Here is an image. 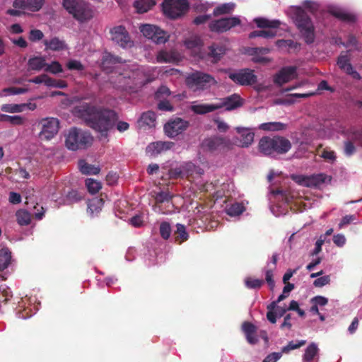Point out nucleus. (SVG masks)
<instances>
[{
  "instance_id": "nucleus-61",
  "label": "nucleus",
  "mask_w": 362,
  "mask_h": 362,
  "mask_svg": "<svg viewBox=\"0 0 362 362\" xmlns=\"http://www.w3.org/2000/svg\"><path fill=\"white\" fill-rule=\"evenodd\" d=\"M158 109L161 111H173V106L170 103L167 99L158 100Z\"/></svg>"
},
{
  "instance_id": "nucleus-16",
  "label": "nucleus",
  "mask_w": 362,
  "mask_h": 362,
  "mask_svg": "<svg viewBox=\"0 0 362 362\" xmlns=\"http://www.w3.org/2000/svg\"><path fill=\"white\" fill-rule=\"evenodd\" d=\"M296 72L295 66L283 67L274 76L273 81L276 85L281 86L291 81L294 78Z\"/></svg>"
},
{
  "instance_id": "nucleus-14",
  "label": "nucleus",
  "mask_w": 362,
  "mask_h": 362,
  "mask_svg": "<svg viewBox=\"0 0 362 362\" xmlns=\"http://www.w3.org/2000/svg\"><path fill=\"white\" fill-rule=\"evenodd\" d=\"M112 40L119 45L121 47H131L133 46V41L130 40L128 32L123 26L114 28L111 31Z\"/></svg>"
},
{
  "instance_id": "nucleus-57",
  "label": "nucleus",
  "mask_w": 362,
  "mask_h": 362,
  "mask_svg": "<svg viewBox=\"0 0 362 362\" xmlns=\"http://www.w3.org/2000/svg\"><path fill=\"white\" fill-rule=\"evenodd\" d=\"M45 0H27V7L32 11H40L44 5Z\"/></svg>"
},
{
  "instance_id": "nucleus-18",
  "label": "nucleus",
  "mask_w": 362,
  "mask_h": 362,
  "mask_svg": "<svg viewBox=\"0 0 362 362\" xmlns=\"http://www.w3.org/2000/svg\"><path fill=\"white\" fill-rule=\"evenodd\" d=\"M135 75L134 72L127 71L125 73L119 74L115 81H112V83L116 84V86L122 89H127L131 88L132 84L135 83L132 81V78Z\"/></svg>"
},
{
  "instance_id": "nucleus-7",
  "label": "nucleus",
  "mask_w": 362,
  "mask_h": 362,
  "mask_svg": "<svg viewBox=\"0 0 362 362\" xmlns=\"http://www.w3.org/2000/svg\"><path fill=\"white\" fill-rule=\"evenodd\" d=\"M164 14L172 19L183 16L189 9L187 0H164L162 4Z\"/></svg>"
},
{
  "instance_id": "nucleus-64",
  "label": "nucleus",
  "mask_w": 362,
  "mask_h": 362,
  "mask_svg": "<svg viewBox=\"0 0 362 362\" xmlns=\"http://www.w3.org/2000/svg\"><path fill=\"white\" fill-rule=\"evenodd\" d=\"M282 356V352H273L268 354L262 362H276Z\"/></svg>"
},
{
  "instance_id": "nucleus-56",
  "label": "nucleus",
  "mask_w": 362,
  "mask_h": 362,
  "mask_svg": "<svg viewBox=\"0 0 362 362\" xmlns=\"http://www.w3.org/2000/svg\"><path fill=\"white\" fill-rule=\"evenodd\" d=\"M28 91L27 88L20 87H8L2 90L6 95L23 94Z\"/></svg>"
},
{
  "instance_id": "nucleus-4",
  "label": "nucleus",
  "mask_w": 362,
  "mask_h": 362,
  "mask_svg": "<svg viewBox=\"0 0 362 362\" xmlns=\"http://www.w3.org/2000/svg\"><path fill=\"white\" fill-rule=\"evenodd\" d=\"M93 140V136L89 132L73 127L69 131L65 144L69 150L76 151L90 146Z\"/></svg>"
},
{
  "instance_id": "nucleus-63",
  "label": "nucleus",
  "mask_w": 362,
  "mask_h": 362,
  "mask_svg": "<svg viewBox=\"0 0 362 362\" xmlns=\"http://www.w3.org/2000/svg\"><path fill=\"white\" fill-rule=\"evenodd\" d=\"M188 48L199 47L202 45V41L199 37H194L189 39L185 42Z\"/></svg>"
},
{
  "instance_id": "nucleus-12",
  "label": "nucleus",
  "mask_w": 362,
  "mask_h": 362,
  "mask_svg": "<svg viewBox=\"0 0 362 362\" xmlns=\"http://www.w3.org/2000/svg\"><path fill=\"white\" fill-rule=\"evenodd\" d=\"M327 178V176L323 173L312 175L310 176H292L293 180H294L298 185L306 187H318L320 185L325 182Z\"/></svg>"
},
{
  "instance_id": "nucleus-40",
  "label": "nucleus",
  "mask_w": 362,
  "mask_h": 362,
  "mask_svg": "<svg viewBox=\"0 0 362 362\" xmlns=\"http://www.w3.org/2000/svg\"><path fill=\"white\" fill-rule=\"evenodd\" d=\"M226 211L230 216H237L245 211V206L241 203L235 202L227 207Z\"/></svg>"
},
{
  "instance_id": "nucleus-1",
  "label": "nucleus",
  "mask_w": 362,
  "mask_h": 362,
  "mask_svg": "<svg viewBox=\"0 0 362 362\" xmlns=\"http://www.w3.org/2000/svg\"><path fill=\"white\" fill-rule=\"evenodd\" d=\"M74 114L84 120L87 126L107 137L117 120V113L110 109L98 107L88 103H83L74 109Z\"/></svg>"
},
{
  "instance_id": "nucleus-52",
  "label": "nucleus",
  "mask_w": 362,
  "mask_h": 362,
  "mask_svg": "<svg viewBox=\"0 0 362 362\" xmlns=\"http://www.w3.org/2000/svg\"><path fill=\"white\" fill-rule=\"evenodd\" d=\"M169 35L166 32L158 28V32L155 34L153 40L156 44H163L168 40Z\"/></svg>"
},
{
  "instance_id": "nucleus-51",
  "label": "nucleus",
  "mask_w": 362,
  "mask_h": 362,
  "mask_svg": "<svg viewBox=\"0 0 362 362\" xmlns=\"http://www.w3.org/2000/svg\"><path fill=\"white\" fill-rule=\"evenodd\" d=\"M171 94L168 87L166 86H161L155 93V98L156 100L167 99Z\"/></svg>"
},
{
  "instance_id": "nucleus-59",
  "label": "nucleus",
  "mask_w": 362,
  "mask_h": 362,
  "mask_svg": "<svg viewBox=\"0 0 362 362\" xmlns=\"http://www.w3.org/2000/svg\"><path fill=\"white\" fill-rule=\"evenodd\" d=\"M66 67L69 70L83 71L84 66L80 61L71 59L66 63Z\"/></svg>"
},
{
  "instance_id": "nucleus-32",
  "label": "nucleus",
  "mask_w": 362,
  "mask_h": 362,
  "mask_svg": "<svg viewBox=\"0 0 362 362\" xmlns=\"http://www.w3.org/2000/svg\"><path fill=\"white\" fill-rule=\"evenodd\" d=\"M287 128V124L280 122H271L262 123L259 129L264 131H283Z\"/></svg>"
},
{
  "instance_id": "nucleus-43",
  "label": "nucleus",
  "mask_w": 362,
  "mask_h": 362,
  "mask_svg": "<svg viewBox=\"0 0 362 362\" xmlns=\"http://www.w3.org/2000/svg\"><path fill=\"white\" fill-rule=\"evenodd\" d=\"M25 106L26 104H4L1 106V110L10 113L21 112Z\"/></svg>"
},
{
  "instance_id": "nucleus-22",
  "label": "nucleus",
  "mask_w": 362,
  "mask_h": 362,
  "mask_svg": "<svg viewBox=\"0 0 362 362\" xmlns=\"http://www.w3.org/2000/svg\"><path fill=\"white\" fill-rule=\"evenodd\" d=\"M124 62L122 57L105 52L102 59L101 66L103 70L108 71L112 65L123 63Z\"/></svg>"
},
{
  "instance_id": "nucleus-37",
  "label": "nucleus",
  "mask_w": 362,
  "mask_h": 362,
  "mask_svg": "<svg viewBox=\"0 0 362 362\" xmlns=\"http://www.w3.org/2000/svg\"><path fill=\"white\" fill-rule=\"evenodd\" d=\"M319 349L315 343H311L308 345L305 351V354L303 356L304 362H311L316 356H317Z\"/></svg>"
},
{
  "instance_id": "nucleus-45",
  "label": "nucleus",
  "mask_w": 362,
  "mask_h": 362,
  "mask_svg": "<svg viewBox=\"0 0 362 362\" xmlns=\"http://www.w3.org/2000/svg\"><path fill=\"white\" fill-rule=\"evenodd\" d=\"M156 119V115L153 111H147L144 112L141 116V120L144 122V124L149 127L154 126Z\"/></svg>"
},
{
  "instance_id": "nucleus-42",
  "label": "nucleus",
  "mask_w": 362,
  "mask_h": 362,
  "mask_svg": "<svg viewBox=\"0 0 362 362\" xmlns=\"http://www.w3.org/2000/svg\"><path fill=\"white\" fill-rule=\"evenodd\" d=\"M17 222L21 226L30 224L31 218L30 214L25 210H19L16 214Z\"/></svg>"
},
{
  "instance_id": "nucleus-41",
  "label": "nucleus",
  "mask_w": 362,
  "mask_h": 362,
  "mask_svg": "<svg viewBox=\"0 0 362 362\" xmlns=\"http://www.w3.org/2000/svg\"><path fill=\"white\" fill-rule=\"evenodd\" d=\"M158 27L149 24L143 25L140 27V30L143 35L151 40H153L155 34L158 32Z\"/></svg>"
},
{
  "instance_id": "nucleus-47",
  "label": "nucleus",
  "mask_w": 362,
  "mask_h": 362,
  "mask_svg": "<svg viewBox=\"0 0 362 362\" xmlns=\"http://www.w3.org/2000/svg\"><path fill=\"white\" fill-rule=\"evenodd\" d=\"M263 284L264 281L262 279H253L252 277H247L245 279V285L247 288H260Z\"/></svg>"
},
{
  "instance_id": "nucleus-46",
  "label": "nucleus",
  "mask_w": 362,
  "mask_h": 362,
  "mask_svg": "<svg viewBox=\"0 0 362 362\" xmlns=\"http://www.w3.org/2000/svg\"><path fill=\"white\" fill-rule=\"evenodd\" d=\"M86 185L87 187L88 191L91 194H95L98 192L102 187L101 183L100 182L92 178L86 179Z\"/></svg>"
},
{
  "instance_id": "nucleus-21",
  "label": "nucleus",
  "mask_w": 362,
  "mask_h": 362,
  "mask_svg": "<svg viewBox=\"0 0 362 362\" xmlns=\"http://www.w3.org/2000/svg\"><path fill=\"white\" fill-rule=\"evenodd\" d=\"M208 57L213 62H217L225 54L226 48L223 45L214 43L208 48Z\"/></svg>"
},
{
  "instance_id": "nucleus-49",
  "label": "nucleus",
  "mask_w": 362,
  "mask_h": 362,
  "mask_svg": "<svg viewBox=\"0 0 362 362\" xmlns=\"http://www.w3.org/2000/svg\"><path fill=\"white\" fill-rule=\"evenodd\" d=\"M46 86L47 87L64 88L67 87L68 84L66 81L64 80H57L48 76V78L46 80Z\"/></svg>"
},
{
  "instance_id": "nucleus-13",
  "label": "nucleus",
  "mask_w": 362,
  "mask_h": 362,
  "mask_svg": "<svg viewBox=\"0 0 362 362\" xmlns=\"http://www.w3.org/2000/svg\"><path fill=\"white\" fill-rule=\"evenodd\" d=\"M188 126L189 122L180 117H176L175 119H170L164 125V131L168 137L175 138L186 130Z\"/></svg>"
},
{
  "instance_id": "nucleus-33",
  "label": "nucleus",
  "mask_w": 362,
  "mask_h": 362,
  "mask_svg": "<svg viewBox=\"0 0 362 362\" xmlns=\"http://www.w3.org/2000/svg\"><path fill=\"white\" fill-rule=\"evenodd\" d=\"M155 4L156 2L153 0H136L134 3V6L136 8L137 12L140 13L147 12Z\"/></svg>"
},
{
  "instance_id": "nucleus-3",
  "label": "nucleus",
  "mask_w": 362,
  "mask_h": 362,
  "mask_svg": "<svg viewBox=\"0 0 362 362\" xmlns=\"http://www.w3.org/2000/svg\"><path fill=\"white\" fill-rule=\"evenodd\" d=\"M294 21L305 42L312 44L315 40V28L307 12L298 8L294 13Z\"/></svg>"
},
{
  "instance_id": "nucleus-58",
  "label": "nucleus",
  "mask_w": 362,
  "mask_h": 362,
  "mask_svg": "<svg viewBox=\"0 0 362 362\" xmlns=\"http://www.w3.org/2000/svg\"><path fill=\"white\" fill-rule=\"evenodd\" d=\"M168 175L170 179L183 178L185 176L181 165L177 168L170 169Z\"/></svg>"
},
{
  "instance_id": "nucleus-50",
  "label": "nucleus",
  "mask_w": 362,
  "mask_h": 362,
  "mask_svg": "<svg viewBox=\"0 0 362 362\" xmlns=\"http://www.w3.org/2000/svg\"><path fill=\"white\" fill-rule=\"evenodd\" d=\"M160 235L164 240H168L171 234V227L168 222L163 221L160 224Z\"/></svg>"
},
{
  "instance_id": "nucleus-35",
  "label": "nucleus",
  "mask_w": 362,
  "mask_h": 362,
  "mask_svg": "<svg viewBox=\"0 0 362 362\" xmlns=\"http://www.w3.org/2000/svg\"><path fill=\"white\" fill-rule=\"evenodd\" d=\"M254 21L257 27L261 28H277L281 24L279 20L269 21L264 18H257Z\"/></svg>"
},
{
  "instance_id": "nucleus-20",
  "label": "nucleus",
  "mask_w": 362,
  "mask_h": 362,
  "mask_svg": "<svg viewBox=\"0 0 362 362\" xmlns=\"http://www.w3.org/2000/svg\"><path fill=\"white\" fill-rule=\"evenodd\" d=\"M236 132L240 134V146L243 148L250 146L254 141L255 133L247 128L236 127Z\"/></svg>"
},
{
  "instance_id": "nucleus-15",
  "label": "nucleus",
  "mask_w": 362,
  "mask_h": 362,
  "mask_svg": "<svg viewBox=\"0 0 362 362\" xmlns=\"http://www.w3.org/2000/svg\"><path fill=\"white\" fill-rule=\"evenodd\" d=\"M243 105V100L240 95L233 93L229 96L219 98L217 106L218 109L224 107L227 111H231L241 107Z\"/></svg>"
},
{
  "instance_id": "nucleus-23",
  "label": "nucleus",
  "mask_w": 362,
  "mask_h": 362,
  "mask_svg": "<svg viewBox=\"0 0 362 362\" xmlns=\"http://www.w3.org/2000/svg\"><path fill=\"white\" fill-rule=\"evenodd\" d=\"M43 44L46 47V49L52 51H62L66 48L65 42L57 37H52L50 40H45Z\"/></svg>"
},
{
  "instance_id": "nucleus-26",
  "label": "nucleus",
  "mask_w": 362,
  "mask_h": 362,
  "mask_svg": "<svg viewBox=\"0 0 362 362\" xmlns=\"http://www.w3.org/2000/svg\"><path fill=\"white\" fill-rule=\"evenodd\" d=\"M12 260L11 251L4 247L0 250V271H4L11 264Z\"/></svg>"
},
{
  "instance_id": "nucleus-30",
  "label": "nucleus",
  "mask_w": 362,
  "mask_h": 362,
  "mask_svg": "<svg viewBox=\"0 0 362 362\" xmlns=\"http://www.w3.org/2000/svg\"><path fill=\"white\" fill-rule=\"evenodd\" d=\"M175 145L173 141H156L152 143L148 146V148H153L155 153L158 154L172 148Z\"/></svg>"
},
{
  "instance_id": "nucleus-9",
  "label": "nucleus",
  "mask_w": 362,
  "mask_h": 362,
  "mask_svg": "<svg viewBox=\"0 0 362 362\" xmlns=\"http://www.w3.org/2000/svg\"><path fill=\"white\" fill-rule=\"evenodd\" d=\"M240 23L241 21L238 17L222 18L211 21L209 28L211 32L221 33L240 25Z\"/></svg>"
},
{
  "instance_id": "nucleus-28",
  "label": "nucleus",
  "mask_w": 362,
  "mask_h": 362,
  "mask_svg": "<svg viewBox=\"0 0 362 362\" xmlns=\"http://www.w3.org/2000/svg\"><path fill=\"white\" fill-rule=\"evenodd\" d=\"M47 63L42 57H33L28 59V66L30 70L40 71L45 69Z\"/></svg>"
},
{
  "instance_id": "nucleus-29",
  "label": "nucleus",
  "mask_w": 362,
  "mask_h": 362,
  "mask_svg": "<svg viewBox=\"0 0 362 362\" xmlns=\"http://www.w3.org/2000/svg\"><path fill=\"white\" fill-rule=\"evenodd\" d=\"M184 176L186 177H192L194 173L201 175L203 170L199 166L195 165L192 162H186L181 165Z\"/></svg>"
},
{
  "instance_id": "nucleus-60",
  "label": "nucleus",
  "mask_w": 362,
  "mask_h": 362,
  "mask_svg": "<svg viewBox=\"0 0 362 362\" xmlns=\"http://www.w3.org/2000/svg\"><path fill=\"white\" fill-rule=\"evenodd\" d=\"M44 37L43 33L38 29H33L30 31L29 40L32 42H36L42 40Z\"/></svg>"
},
{
  "instance_id": "nucleus-24",
  "label": "nucleus",
  "mask_w": 362,
  "mask_h": 362,
  "mask_svg": "<svg viewBox=\"0 0 362 362\" xmlns=\"http://www.w3.org/2000/svg\"><path fill=\"white\" fill-rule=\"evenodd\" d=\"M330 13L335 18L349 23H354L356 21V16L351 13L346 12L341 9H332Z\"/></svg>"
},
{
  "instance_id": "nucleus-44",
  "label": "nucleus",
  "mask_w": 362,
  "mask_h": 362,
  "mask_svg": "<svg viewBox=\"0 0 362 362\" xmlns=\"http://www.w3.org/2000/svg\"><path fill=\"white\" fill-rule=\"evenodd\" d=\"M234 8L233 4H223L214 8L213 14L214 16L220 15L228 14L233 11Z\"/></svg>"
},
{
  "instance_id": "nucleus-54",
  "label": "nucleus",
  "mask_w": 362,
  "mask_h": 362,
  "mask_svg": "<svg viewBox=\"0 0 362 362\" xmlns=\"http://www.w3.org/2000/svg\"><path fill=\"white\" fill-rule=\"evenodd\" d=\"M306 344L305 340H300L298 343H294V341H291L288 343V344L282 348V353L287 354L291 350H294L298 349Z\"/></svg>"
},
{
  "instance_id": "nucleus-8",
  "label": "nucleus",
  "mask_w": 362,
  "mask_h": 362,
  "mask_svg": "<svg viewBox=\"0 0 362 362\" xmlns=\"http://www.w3.org/2000/svg\"><path fill=\"white\" fill-rule=\"evenodd\" d=\"M228 78L240 86H251L257 81V76L250 69H242L228 74Z\"/></svg>"
},
{
  "instance_id": "nucleus-17",
  "label": "nucleus",
  "mask_w": 362,
  "mask_h": 362,
  "mask_svg": "<svg viewBox=\"0 0 362 362\" xmlns=\"http://www.w3.org/2000/svg\"><path fill=\"white\" fill-rule=\"evenodd\" d=\"M241 329L249 344H255L258 342L259 339L257 335V327L254 324L245 321L242 324Z\"/></svg>"
},
{
  "instance_id": "nucleus-25",
  "label": "nucleus",
  "mask_w": 362,
  "mask_h": 362,
  "mask_svg": "<svg viewBox=\"0 0 362 362\" xmlns=\"http://www.w3.org/2000/svg\"><path fill=\"white\" fill-rule=\"evenodd\" d=\"M191 110L196 114L204 115L218 110L217 103L214 104H197L192 105Z\"/></svg>"
},
{
  "instance_id": "nucleus-55",
  "label": "nucleus",
  "mask_w": 362,
  "mask_h": 362,
  "mask_svg": "<svg viewBox=\"0 0 362 362\" xmlns=\"http://www.w3.org/2000/svg\"><path fill=\"white\" fill-rule=\"evenodd\" d=\"M173 196L168 191H160L156 193L154 196L156 203H163L165 202H168L171 200Z\"/></svg>"
},
{
  "instance_id": "nucleus-39",
  "label": "nucleus",
  "mask_w": 362,
  "mask_h": 362,
  "mask_svg": "<svg viewBox=\"0 0 362 362\" xmlns=\"http://www.w3.org/2000/svg\"><path fill=\"white\" fill-rule=\"evenodd\" d=\"M0 122H7L12 125H22L25 119L20 115L10 116L7 115H0Z\"/></svg>"
},
{
  "instance_id": "nucleus-2",
  "label": "nucleus",
  "mask_w": 362,
  "mask_h": 362,
  "mask_svg": "<svg viewBox=\"0 0 362 362\" xmlns=\"http://www.w3.org/2000/svg\"><path fill=\"white\" fill-rule=\"evenodd\" d=\"M291 146V143L288 139L280 136H263L258 144L259 151L265 156L286 153Z\"/></svg>"
},
{
  "instance_id": "nucleus-38",
  "label": "nucleus",
  "mask_w": 362,
  "mask_h": 362,
  "mask_svg": "<svg viewBox=\"0 0 362 362\" xmlns=\"http://www.w3.org/2000/svg\"><path fill=\"white\" fill-rule=\"evenodd\" d=\"M313 93H292L288 95V96L290 98L288 99H279L276 103L277 104H281V105H291L295 103V100L292 99V98H309L310 96L313 95Z\"/></svg>"
},
{
  "instance_id": "nucleus-48",
  "label": "nucleus",
  "mask_w": 362,
  "mask_h": 362,
  "mask_svg": "<svg viewBox=\"0 0 362 362\" xmlns=\"http://www.w3.org/2000/svg\"><path fill=\"white\" fill-rule=\"evenodd\" d=\"M276 35V32L272 30H255L250 33V38L262 37L264 38H272Z\"/></svg>"
},
{
  "instance_id": "nucleus-31",
  "label": "nucleus",
  "mask_w": 362,
  "mask_h": 362,
  "mask_svg": "<svg viewBox=\"0 0 362 362\" xmlns=\"http://www.w3.org/2000/svg\"><path fill=\"white\" fill-rule=\"evenodd\" d=\"M174 238L175 243L181 244L189 238V234L186 230V228L183 224L177 223L176 230L174 232Z\"/></svg>"
},
{
  "instance_id": "nucleus-11",
  "label": "nucleus",
  "mask_w": 362,
  "mask_h": 362,
  "mask_svg": "<svg viewBox=\"0 0 362 362\" xmlns=\"http://www.w3.org/2000/svg\"><path fill=\"white\" fill-rule=\"evenodd\" d=\"M202 145L211 152L218 150H229L233 146L232 142L228 138L218 136L204 139Z\"/></svg>"
},
{
  "instance_id": "nucleus-27",
  "label": "nucleus",
  "mask_w": 362,
  "mask_h": 362,
  "mask_svg": "<svg viewBox=\"0 0 362 362\" xmlns=\"http://www.w3.org/2000/svg\"><path fill=\"white\" fill-rule=\"evenodd\" d=\"M78 168L83 175H97L100 173V168L95 165L88 163L84 160L78 161Z\"/></svg>"
},
{
  "instance_id": "nucleus-6",
  "label": "nucleus",
  "mask_w": 362,
  "mask_h": 362,
  "mask_svg": "<svg viewBox=\"0 0 362 362\" xmlns=\"http://www.w3.org/2000/svg\"><path fill=\"white\" fill-rule=\"evenodd\" d=\"M186 83L189 88L198 90L207 89L216 81L210 74L195 71L187 77Z\"/></svg>"
},
{
  "instance_id": "nucleus-5",
  "label": "nucleus",
  "mask_w": 362,
  "mask_h": 362,
  "mask_svg": "<svg viewBox=\"0 0 362 362\" xmlns=\"http://www.w3.org/2000/svg\"><path fill=\"white\" fill-rule=\"evenodd\" d=\"M64 8L79 22H85L93 18V11L83 0H63Z\"/></svg>"
},
{
  "instance_id": "nucleus-34",
  "label": "nucleus",
  "mask_w": 362,
  "mask_h": 362,
  "mask_svg": "<svg viewBox=\"0 0 362 362\" xmlns=\"http://www.w3.org/2000/svg\"><path fill=\"white\" fill-rule=\"evenodd\" d=\"M156 59L159 63H170L177 62L178 57L175 52H168L163 50L158 52Z\"/></svg>"
},
{
  "instance_id": "nucleus-62",
  "label": "nucleus",
  "mask_w": 362,
  "mask_h": 362,
  "mask_svg": "<svg viewBox=\"0 0 362 362\" xmlns=\"http://www.w3.org/2000/svg\"><path fill=\"white\" fill-rule=\"evenodd\" d=\"M329 283L330 276L329 275H326L316 279L313 282V285L315 287H322Z\"/></svg>"
},
{
  "instance_id": "nucleus-19",
  "label": "nucleus",
  "mask_w": 362,
  "mask_h": 362,
  "mask_svg": "<svg viewBox=\"0 0 362 362\" xmlns=\"http://www.w3.org/2000/svg\"><path fill=\"white\" fill-rule=\"evenodd\" d=\"M84 199V193L76 189L69 191L62 199L61 204L72 205Z\"/></svg>"
},
{
  "instance_id": "nucleus-36",
  "label": "nucleus",
  "mask_w": 362,
  "mask_h": 362,
  "mask_svg": "<svg viewBox=\"0 0 362 362\" xmlns=\"http://www.w3.org/2000/svg\"><path fill=\"white\" fill-rule=\"evenodd\" d=\"M104 204V201L102 198L95 197L89 200L88 203V211L91 214L99 213Z\"/></svg>"
},
{
  "instance_id": "nucleus-53",
  "label": "nucleus",
  "mask_w": 362,
  "mask_h": 362,
  "mask_svg": "<svg viewBox=\"0 0 362 362\" xmlns=\"http://www.w3.org/2000/svg\"><path fill=\"white\" fill-rule=\"evenodd\" d=\"M45 71L52 73L53 74H57L62 72L63 69L59 62L54 61L49 64H47Z\"/></svg>"
},
{
  "instance_id": "nucleus-10",
  "label": "nucleus",
  "mask_w": 362,
  "mask_h": 362,
  "mask_svg": "<svg viewBox=\"0 0 362 362\" xmlns=\"http://www.w3.org/2000/svg\"><path fill=\"white\" fill-rule=\"evenodd\" d=\"M42 129L39 134L41 140L49 141L57 134L59 130V121L56 118H46L40 122Z\"/></svg>"
}]
</instances>
